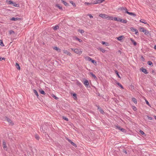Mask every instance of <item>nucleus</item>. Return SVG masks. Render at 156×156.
I'll list each match as a JSON object with an SVG mask.
<instances>
[{
  "instance_id": "nucleus-37",
  "label": "nucleus",
  "mask_w": 156,
  "mask_h": 156,
  "mask_svg": "<svg viewBox=\"0 0 156 156\" xmlns=\"http://www.w3.org/2000/svg\"><path fill=\"white\" fill-rule=\"evenodd\" d=\"M70 3L74 7H75L76 6V4L75 3H74L73 1H70Z\"/></svg>"
},
{
  "instance_id": "nucleus-27",
  "label": "nucleus",
  "mask_w": 156,
  "mask_h": 156,
  "mask_svg": "<svg viewBox=\"0 0 156 156\" xmlns=\"http://www.w3.org/2000/svg\"><path fill=\"white\" fill-rule=\"evenodd\" d=\"M98 49L99 50L103 53H105V50L102 48H99Z\"/></svg>"
},
{
  "instance_id": "nucleus-47",
  "label": "nucleus",
  "mask_w": 156,
  "mask_h": 156,
  "mask_svg": "<svg viewBox=\"0 0 156 156\" xmlns=\"http://www.w3.org/2000/svg\"><path fill=\"white\" fill-rule=\"evenodd\" d=\"M79 32L81 33H83L84 32V31L82 30H79Z\"/></svg>"
},
{
  "instance_id": "nucleus-11",
  "label": "nucleus",
  "mask_w": 156,
  "mask_h": 156,
  "mask_svg": "<svg viewBox=\"0 0 156 156\" xmlns=\"http://www.w3.org/2000/svg\"><path fill=\"white\" fill-rule=\"evenodd\" d=\"M63 51L64 53L65 54L68 55L70 56H72V54L70 53L69 51H67V50H64Z\"/></svg>"
},
{
  "instance_id": "nucleus-26",
  "label": "nucleus",
  "mask_w": 156,
  "mask_h": 156,
  "mask_svg": "<svg viewBox=\"0 0 156 156\" xmlns=\"http://www.w3.org/2000/svg\"><path fill=\"white\" fill-rule=\"evenodd\" d=\"M98 109L101 113L103 114L104 113L103 110L101 108L98 107Z\"/></svg>"
},
{
  "instance_id": "nucleus-22",
  "label": "nucleus",
  "mask_w": 156,
  "mask_h": 156,
  "mask_svg": "<svg viewBox=\"0 0 156 156\" xmlns=\"http://www.w3.org/2000/svg\"><path fill=\"white\" fill-rule=\"evenodd\" d=\"M127 20H122L121 19L120 22L123 23H126L127 22Z\"/></svg>"
},
{
  "instance_id": "nucleus-13",
  "label": "nucleus",
  "mask_w": 156,
  "mask_h": 156,
  "mask_svg": "<svg viewBox=\"0 0 156 156\" xmlns=\"http://www.w3.org/2000/svg\"><path fill=\"white\" fill-rule=\"evenodd\" d=\"M53 49L56 50L58 52H61V50L56 46L54 47L53 48Z\"/></svg>"
},
{
  "instance_id": "nucleus-15",
  "label": "nucleus",
  "mask_w": 156,
  "mask_h": 156,
  "mask_svg": "<svg viewBox=\"0 0 156 156\" xmlns=\"http://www.w3.org/2000/svg\"><path fill=\"white\" fill-rule=\"evenodd\" d=\"M130 41H131L133 43V44L135 46H136L137 44V43H136V41H135L133 40L132 38H130Z\"/></svg>"
},
{
  "instance_id": "nucleus-64",
  "label": "nucleus",
  "mask_w": 156,
  "mask_h": 156,
  "mask_svg": "<svg viewBox=\"0 0 156 156\" xmlns=\"http://www.w3.org/2000/svg\"><path fill=\"white\" fill-rule=\"evenodd\" d=\"M152 72V73H154V70H153Z\"/></svg>"
},
{
  "instance_id": "nucleus-21",
  "label": "nucleus",
  "mask_w": 156,
  "mask_h": 156,
  "mask_svg": "<svg viewBox=\"0 0 156 156\" xmlns=\"http://www.w3.org/2000/svg\"><path fill=\"white\" fill-rule=\"evenodd\" d=\"M56 7L58 8L59 9H60L61 10H63V9L62 6H60L59 4H57L56 5Z\"/></svg>"
},
{
  "instance_id": "nucleus-63",
  "label": "nucleus",
  "mask_w": 156,
  "mask_h": 156,
  "mask_svg": "<svg viewBox=\"0 0 156 156\" xmlns=\"http://www.w3.org/2000/svg\"><path fill=\"white\" fill-rule=\"evenodd\" d=\"M0 61H1V57H0Z\"/></svg>"
},
{
  "instance_id": "nucleus-41",
  "label": "nucleus",
  "mask_w": 156,
  "mask_h": 156,
  "mask_svg": "<svg viewBox=\"0 0 156 156\" xmlns=\"http://www.w3.org/2000/svg\"><path fill=\"white\" fill-rule=\"evenodd\" d=\"M75 39L76 40L80 42H82V40L79 39L77 37H75Z\"/></svg>"
},
{
  "instance_id": "nucleus-31",
  "label": "nucleus",
  "mask_w": 156,
  "mask_h": 156,
  "mask_svg": "<svg viewBox=\"0 0 156 156\" xmlns=\"http://www.w3.org/2000/svg\"><path fill=\"white\" fill-rule=\"evenodd\" d=\"M147 64L151 66H153L152 62L150 61L147 62Z\"/></svg>"
},
{
  "instance_id": "nucleus-48",
  "label": "nucleus",
  "mask_w": 156,
  "mask_h": 156,
  "mask_svg": "<svg viewBox=\"0 0 156 156\" xmlns=\"http://www.w3.org/2000/svg\"><path fill=\"white\" fill-rule=\"evenodd\" d=\"M122 152L126 154H127V152L126 150L125 149H123L122 150Z\"/></svg>"
},
{
  "instance_id": "nucleus-39",
  "label": "nucleus",
  "mask_w": 156,
  "mask_h": 156,
  "mask_svg": "<svg viewBox=\"0 0 156 156\" xmlns=\"http://www.w3.org/2000/svg\"><path fill=\"white\" fill-rule=\"evenodd\" d=\"M0 45L2 46H4V45L3 43L2 40H0Z\"/></svg>"
},
{
  "instance_id": "nucleus-24",
  "label": "nucleus",
  "mask_w": 156,
  "mask_h": 156,
  "mask_svg": "<svg viewBox=\"0 0 156 156\" xmlns=\"http://www.w3.org/2000/svg\"><path fill=\"white\" fill-rule=\"evenodd\" d=\"M124 37V36H120L117 38V39L120 41H121Z\"/></svg>"
},
{
  "instance_id": "nucleus-54",
  "label": "nucleus",
  "mask_w": 156,
  "mask_h": 156,
  "mask_svg": "<svg viewBox=\"0 0 156 156\" xmlns=\"http://www.w3.org/2000/svg\"><path fill=\"white\" fill-rule=\"evenodd\" d=\"M9 34H12V33H14V32L13 30H10L9 32Z\"/></svg>"
},
{
  "instance_id": "nucleus-46",
  "label": "nucleus",
  "mask_w": 156,
  "mask_h": 156,
  "mask_svg": "<svg viewBox=\"0 0 156 156\" xmlns=\"http://www.w3.org/2000/svg\"><path fill=\"white\" fill-rule=\"evenodd\" d=\"M140 133L142 134V135H144L145 134V133L142 130H140Z\"/></svg>"
},
{
  "instance_id": "nucleus-30",
  "label": "nucleus",
  "mask_w": 156,
  "mask_h": 156,
  "mask_svg": "<svg viewBox=\"0 0 156 156\" xmlns=\"http://www.w3.org/2000/svg\"><path fill=\"white\" fill-rule=\"evenodd\" d=\"M140 21V22H141V23H143L144 24H147V22H146V21L144 19H141Z\"/></svg>"
},
{
  "instance_id": "nucleus-2",
  "label": "nucleus",
  "mask_w": 156,
  "mask_h": 156,
  "mask_svg": "<svg viewBox=\"0 0 156 156\" xmlns=\"http://www.w3.org/2000/svg\"><path fill=\"white\" fill-rule=\"evenodd\" d=\"M85 58L87 60L91 62L92 63H94L95 65L97 64L96 61L94 60H93L90 57H86Z\"/></svg>"
},
{
  "instance_id": "nucleus-23",
  "label": "nucleus",
  "mask_w": 156,
  "mask_h": 156,
  "mask_svg": "<svg viewBox=\"0 0 156 156\" xmlns=\"http://www.w3.org/2000/svg\"><path fill=\"white\" fill-rule=\"evenodd\" d=\"M144 33L145 35H148L150 34L149 31L146 30H145Z\"/></svg>"
},
{
  "instance_id": "nucleus-61",
  "label": "nucleus",
  "mask_w": 156,
  "mask_h": 156,
  "mask_svg": "<svg viewBox=\"0 0 156 156\" xmlns=\"http://www.w3.org/2000/svg\"><path fill=\"white\" fill-rule=\"evenodd\" d=\"M154 119L156 120V116L154 115Z\"/></svg>"
},
{
  "instance_id": "nucleus-35",
  "label": "nucleus",
  "mask_w": 156,
  "mask_h": 156,
  "mask_svg": "<svg viewBox=\"0 0 156 156\" xmlns=\"http://www.w3.org/2000/svg\"><path fill=\"white\" fill-rule=\"evenodd\" d=\"M115 73L117 75V76H118V77L120 78V77L119 74V73L117 70H115Z\"/></svg>"
},
{
  "instance_id": "nucleus-59",
  "label": "nucleus",
  "mask_w": 156,
  "mask_h": 156,
  "mask_svg": "<svg viewBox=\"0 0 156 156\" xmlns=\"http://www.w3.org/2000/svg\"><path fill=\"white\" fill-rule=\"evenodd\" d=\"M5 58H2L1 57V61L2 60H5Z\"/></svg>"
},
{
  "instance_id": "nucleus-42",
  "label": "nucleus",
  "mask_w": 156,
  "mask_h": 156,
  "mask_svg": "<svg viewBox=\"0 0 156 156\" xmlns=\"http://www.w3.org/2000/svg\"><path fill=\"white\" fill-rule=\"evenodd\" d=\"M35 137L37 140H39L40 138L39 136L37 134L35 135Z\"/></svg>"
},
{
  "instance_id": "nucleus-19",
  "label": "nucleus",
  "mask_w": 156,
  "mask_h": 156,
  "mask_svg": "<svg viewBox=\"0 0 156 156\" xmlns=\"http://www.w3.org/2000/svg\"><path fill=\"white\" fill-rule=\"evenodd\" d=\"M121 20V18H117V17H114V20L115 21H116L118 22H120Z\"/></svg>"
},
{
  "instance_id": "nucleus-50",
  "label": "nucleus",
  "mask_w": 156,
  "mask_h": 156,
  "mask_svg": "<svg viewBox=\"0 0 156 156\" xmlns=\"http://www.w3.org/2000/svg\"><path fill=\"white\" fill-rule=\"evenodd\" d=\"M116 127L117 129H119V130H120V129H121V128H122L120 126H116Z\"/></svg>"
},
{
  "instance_id": "nucleus-55",
  "label": "nucleus",
  "mask_w": 156,
  "mask_h": 156,
  "mask_svg": "<svg viewBox=\"0 0 156 156\" xmlns=\"http://www.w3.org/2000/svg\"><path fill=\"white\" fill-rule=\"evenodd\" d=\"M52 97H53V98H55V99H57L58 98L56 96H55V95H53V96H52Z\"/></svg>"
},
{
  "instance_id": "nucleus-53",
  "label": "nucleus",
  "mask_w": 156,
  "mask_h": 156,
  "mask_svg": "<svg viewBox=\"0 0 156 156\" xmlns=\"http://www.w3.org/2000/svg\"><path fill=\"white\" fill-rule=\"evenodd\" d=\"M87 15L89 16L90 18H93V16H92L90 14H88Z\"/></svg>"
},
{
  "instance_id": "nucleus-52",
  "label": "nucleus",
  "mask_w": 156,
  "mask_h": 156,
  "mask_svg": "<svg viewBox=\"0 0 156 156\" xmlns=\"http://www.w3.org/2000/svg\"><path fill=\"white\" fill-rule=\"evenodd\" d=\"M73 96L74 97V98H77L76 97V94L74 93L73 95Z\"/></svg>"
},
{
  "instance_id": "nucleus-57",
  "label": "nucleus",
  "mask_w": 156,
  "mask_h": 156,
  "mask_svg": "<svg viewBox=\"0 0 156 156\" xmlns=\"http://www.w3.org/2000/svg\"><path fill=\"white\" fill-rule=\"evenodd\" d=\"M146 101V104L148 105H149V102H148V101H147V100H145Z\"/></svg>"
},
{
  "instance_id": "nucleus-62",
  "label": "nucleus",
  "mask_w": 156,
  "mask_h": 156,
  "mask_svg": "<svg viewBox=\"0 0 156 156\" xmlns=\"http://www.w3.org/2000/svg\"><path fill=\"white\" fill-rule=\"evenodd\" d=\"M61 0L62 1V2H63V1H65V0Z\"/></svg>"
},
{
  "instance_id": "nucleus-17",
  "label": "nucleus",
  "mask_w": 156,
  "mask_h": 156,
  "mask_svg": "<svg viewBox=\"0 0 156 156\" xmlns=\"http://www.w3.org/2000/svg\"><path fill=\"white\" fill-rule=\"evenodd\" d=\"M132 101L135 104H136L137 103V101L136 98H132Z\"/></svg>"
},
{
  "instance_id": "nucleus-56",
  "label": "nucleus",
  "mask_w": 156,
  "mask_h": 156,
  "mask_svg": "<svg viewBox=\"0 0 156 156\" xmlns=\"http://www.w3.org/2000/svg\"><path fill=\"white\" fill-rule=\"evenodd\" d=\"M133 108L134 111H136L137 109L136 108L135 106H134Z\"/></svg>"
},
{
  "instance_id": "nucleus-9",
  "label": "nucleus",
  "mask_w": 156,
  "mask_h": 156,
  "mask_svg": "<svg viewBox=\"0 0 156 156\" xmlns=\"http://www.w3.org/2000/svg\"><path fill=\"white\" fill-rule=\"evenodd\" d=\"M67 140H68V141L71 144L73 145V146L75 147H77V146L76 145V144H75L74 143H73V142H72L71 140H70V139L67 138Z\"/></svg>"
},
{
  "instance_id": "nucleus-20",
  "label": "nucleus",
  "mask_w": 156,
  "mask_h": 156,
  "mask_svg": "<svg viewBox=\"0 0 156 156\" xmlns=\"http://www.w3.org/2000/svg\"><path fill=\"white\" fill-rule=\"evenodd\" d=\"M52 28L54 30H57L59 29V27L58 25H57L55 26V27H52Z\"/></svg>"
},
{
  "instance_id": "nucleus-8",
  "label": "nucleus",
  "mask_w": 156,
  "mask_h": 156,
  "mask_svg": "<svg viewBox=\"0 0 156 156\" xmlns=\"http://www.w3.org/2000/svg\"><path fill=\"white\" fill-rule=\"evenodd\" d=\"M99 16L102 18L107 19V18H108V15L105 14H100L99 15Z\"/></svg>"
},
{
  "instance_id": "nucleus-14",
  "label": "nucleus",
  "mask_w": 156,
  "mask_h": 156,
  "mask_svg": "<svg viewBox=\"0 0 156 156\" xmlns=\"http://www.w3.org/2000/svg\"><path fill=\"white\" fill-rule=\"evenodd\" d=\"M20 18H14V17L12 18L11 20L12 21H16L17 20H20Z\"/></svg>"
},
{
  "instance_id": "nucleus-29",
  "label": "nucleus",
  "mask_w": 156,
  "mask_h": 156,
  "mask_svg": "<svg viewBox=\"0 0 156 156\" xmlns=\"http://www.w3.org/2000/svg\"><path fill=\"white\" fill-rule=\"evenodd\" d=\"M84 4L85 5H91L92 4H94L92 3H89V2H85Z\"/></svg>"
},
{
  "instance_id": "nucleus-43",
  "label": "nucleus",
  "mask_w": 156,
  "mask_h": 156,
  "mask_svg": "<svg viewBox=\"0 0 156 156\" xmlns=\"http://www.w3.org/2000/svg\"><path fill=\"white\" fill-rule=\"evenodd\" d=\"M147 118L148 119L151 120H152L153 119V118L152 117H149L148 115L147 116Z\"/></svg>"
},
{
  "instance_id": "nucleus-18",
  "label": "nucleus",
  "mask_w": 156,
  "mask_h": 156,
  "mask_svg": "<svg viewBox=\"0 0 156 156\" xmlns=\"http://www.w3.org/2000/svg\"><path fill=\"white\" fill-rule=\"evenodd\" d=\"M101 43L103 45H105L106 46H108L109 45V44L108 43L105 41H102Z\"/></svg>"
},
{
  "instance_id": "nucleus-10",
  "label": "nucleus",
  "mask_w": 156,
  "mask_h": 156,
  "mask_svg": "<svg viewBox=\"0 0 156 156\" xmlns=\"http://www.w3.org/2000/svg\"><path fill=\"white\" fill-rule=\"evenodd\" d=\"M104 0H96L94 2V4H97L98 3H102Z\"/></svg>"
},
{
  "instance_id": "nucleus-5",
  "label": "nucleus",
  "mask_w": 156,
  "mask_h": 156,
  "mask_svg": "<svg viewBox=\"0 0 156 156\" xmlns=\"http://www.w3.org/2000/svg\"><path fill=\"white\" fill-rule=\"evenodd\" d=\"M131 30L133 32H135V34L136 35L138 34V31L137 29H134L133 27H131L130 28Z\"/></svg>"
},
{
  "instance_id": "nucleus-49",
  "label": "nucleus",
  "mask_w": 156,
  "mask_h": 156,
  "mask_svg": "<svg viewBox=\"0 0 156 156\" xmlns=\"http://www.w3.org/2000/svg\"><path fill=\"white\" fill-rule=\"evenodd\" d=\"M140 59H141V60L143 61H145V59L144 58V57L142 56H141V58H140Z\"/></svg>"
},
{
  "instance_id": "nucleus-7",
  "label": "nucleus",
  "mask_w": 156,
  "mask_h": 156,
  "mask_svg": "<svg viewBox=\"0 0 156 156\" xmlns=\"http://www.w3.org/2000/svg\"><path fill=\"white\" fill-rule=\"evenodd\" d=\"M140 71H141L143 73H144L145 74H147L148 73L147 70L145 69L144 68L142 67L140 69Z\"/></svg>"
},
{
  "instance_id": "nucleus-44",
  "label": "nucleus",
  "mask_w": 156,
  "mask_h": 156,
  "mask_svg": "<svg viewBox=\"0 0 156 156\" xmlns=\"http://www.w3.org/2000/svg\"><path fill=\"white\" fill-rule=\"evenodd\" d=\"M62 119L65 120H66V121H68V119L65 116H63L62 117Z\"/></svg>"
},
{
  "instance_id": "nucleus-25",
  "label": "nucleus",
  "mask_w": 156,
  "mask_h": 156,
  "mask_svg": "<svg viewBox=\"0 0 156 156\" xmlns=\"http://www.w3.org/2000/svg\"><path fill=\"white\" fill-rule=\"evenodd\" d=\"M34 93L37 96L38 98V94L37 92L35 90H33Z\"/></svg>"
},
{
  "instance_id": "nucleus-33",
  "label": "nucleus",
  "mask_w": 156,
  "mask_h": 156,
  "mask_svg": "<svg viewBox=\"0 0 156 156\" xmlns=\"http://www.w3.org/2000/svg\"><path fill=\"white\" fill-rule=\"evenodd\" d=\"M114 18L112 16L110 17V16H108V18H107V19L108 20H114Z\"/></svg>"
},
{
  "instance_id": "nucleus-32",
  "label": "nucleus",
  "mask_w": 156,
  "mask_h": 156,
  "mask_svg": "<svg viewBox=\"0 0 156 156\" xmlns=\"http://www.w3.org/2000/svg\"><path fill=\"white\" fill-rule=\"evenodd\" d=\"M62 3L66 6H68L69 5V4L67 2H66L65 1H63Z\"/></svg>"
},
{
  "instance_id": "nucleus-34",
  "label": "nucleus",
  "mask_w": 156,
  "mask_h": 156,
  "mask_svg": "<svg viewBox=\"0 0 156 156\" xmlns=\"http://www.w3.org/2000/svg\"><path fill=\"white\" fill-rule=\"evenodd\" d=\"M139 30L140 31L144 32L145 30L143 27H140L139 28Z\"/></svg>"
},
{
  "instance_id": "nucleus-38",
  "label": "nucleus",
  "mask_w": 156,
  "mask_h": 156,
  "mask_svg": "<svg viewBox=\"0 0 156 156\" xmlns=\"http://www.w3.org/2000/svg\"><path fill=\"white\" fill-rule=\"evenodd\" d=\"M117 84L119 87H121V88L122 89H123V86H122V85L121 84V83H117Z\"/></svg>"
},
{
  "instance_id": "nucleus-6",
  "label": "nucleus",
  "mask_w": 156,
  "mask_h": 156,
  "mask_svg": "<svg viewBox=\"0 0 156 156\" xmlns=\"http://www.w3.org/2000/svg\"><path fill=\"white\" fill-rule=\"evenodd\" d=\"M74 52L77 54L79 55H80L82 53V51H81L80 49H76L74 50Z\"/></svg>"
},
{
  "instance_id": "nucleus-36",
  "label": "nucleus",
  "mask_w": 156,
  "mask_h": 156,
  "mask_svg": "<svg viewBox=\"0 0 156 156\" xmlns=\"http://www.w3.org/2000/svg\"><path fill=\"white\" fill-rule=\"evenodd\" d=\"M90 74L94 78H97L96 76H95L94 74H93L91 72L90 73Z\"/></svg>"
},
{
  "instance_id": "nucleus-51",
  "label": "nucleus",
  "mask_w": 156,
  "mask_h": 156,
  "mask_svg": "<svg viewBox=\"0 0 156 156\" xmlns=\"http://www.w3.org/2000/svg\"><path fill=\"white\" fill-rule=\"evenodd\" d=\"M120 130L123 132H126V130L123 128H121Z\"/></svg>"
},
{
  "instance_id": "nucleus-16",
  "label": "nucleus",
  "mask_w": 156,
  "mask_h": 156,
  "mask_svg": "<svg viewBox=\"0 0 156 156\" xmlns=\"http://www.w3.org/2000/svg\"><path fill=\"white\" fill-rule=\"evenodd\" d=\"M16 67L17 69H18L19 70H20V66L19 64L17 63H16Z\"/></svg>"
},
{
  "instance_id": "nucleus-40",
  "label": "nucleus",
  "mask_w": 156,
  "mask_h": 156,
  "mask_svg": "<svg viewBox=\"0 0 156 156\" xmlns=\"http://www.w3.org/2000/svg\"><path fill=\"white\" fill-rule=\"evenodd\" d=\"M40 92L41 94H42L45 95V93L44 91L43 90H40Z\"/></svg>"
},
{
  "instance_id": "nucleus-45",
  "label": "nucleus",
  "mask_w": 156,
  "mask_h": 156,
  "mask_svg": "<svg viewBox=\"0 0 156 156\" xmlns=\"http://www.w3.org/2000/svg\"><path fill=\"white\" fill-rule=\"evenodd\" d=\"M13 2L12 1H11V0H10V1H9L8 2V4H12L13 3Z\"/></svg>"
},
{
  "instance_id": "nucleus-3",
  "label": "nucleus",
  "mask_w": 156,
  "mask_h": 156,
  "mask_svg": "<svg viewBox=\"0 0 156 156\" xmlns=\"http://www.w3.org/2000/svg\"><path fill=\"white\" fill-rule=\"evenodd\" d=\"M83 84L87 87H90L89 84V81L87 80H86L84 81Z\"/></svg>"
},
{
  "instance_id": "nucleus-1",
  "label": "nucleus",
  "mask_w": 156,
  "mask_h": 156,
  "mask_svg": "<svg viewBox=\"0 0 156 156\" xmlns=\"http://www.w3.org/2000/svg\"><path fill=\"white\" fill-rule=\"evenodd\" d=\"M118 9L119 10H121L123 13H126L129 15L131 16L132 15L134 17L136 16V15L134 13L129 12H128L127 9L126 7H120V8H119Z\"/></svg>"
},
{
  "instance_id": "nucleus-12",
  "label": "nucleus",
  "mask_w": 156,
  "mask_h": 156,
  "mask_svg": "<svg viewBox=\"0 0 156 156\" xmlns=\"http://www.w3.org/2000/svg\"><path fill=\"white\" fill-rule=\"evenodd\" d=\"M3 148L4 149H5V148H7V146L6 144V143L5 141V140H3Z\"/></svg>"
},
{
  "instance_id": "nucleus-60",
  "label": "nucleus",
  "mask_w": 156,
  "mask_h": 156,
  "mask_svg": "<svg viewBox=\"0 0 156 156\" xmlns=\"http://www.w3.org/2000/svg\"><path fill=\"white\" fill-rule=\"evenodd\" d=\"M154 48L156 50V45H155L154 46Z\"/></svg>"
},
{
  "instance_id": "nucleus-28",
  "label": "nucleus",
  "mask_w": 156,
  "mask_h": 156,
  "mask_svg": "<svg viewBox=\"0 0 156 156\" xmlns=\"http://www.w3.org/2000/svg\"><path fill=\"white\" fill-rule=\"evenodd\" d=\"M13 5V6L18 7L19 6V4H16L15 2H13V3L12 4Z\"/></svg>"
},
{
  "instance_id": "nucleus-4",
  "label": "nucleus",
  "mask_w": 156,
  "mask_h": 156,
  "mask_svg": "<svg viewBox=\"0 0 156 156\" xmlns=\"http://www.w3.org/2000/svg\"><path fill=\"white\" fill-rule=\"evenodd\" d=\"M5 120H6L7 121H8L9 123H10V124H11L12 125H13L14 123L10 119L8 118L7 117L5 116Z\"/></svg>"
},
{
  "instance_id": "nucleus-58",
  "label": "nucleus",
  "mask_w": 156,
  "mask_h": 156,
  "mask_svg": "<svg viewBox=\"0 0 156 156\" xmlns=\"http://www.w3.org/2000/svg\"><path fill=\"white\" fill-rule=\"evenodd\" d=\"M71 49L72 51H74V50H76V49H74V48H71Z\"/></svg>"
}]
</instances>
